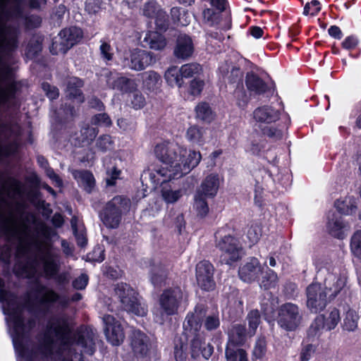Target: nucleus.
<instances>
[{"mask_svg":"<svg viewBox=\"0 0 361 361\" xmlns=\"http://www.w3.org/2000/svg\"><path fill=\"white\" fill-rule=\"evenodd\" d=\"M180 71L183 78H195L202 73V68L197 63H190L183 65Z\"/></svg>","mask_w":361,"mask_h":361,"instance_id":"nucleus-48","label":"nucleus"},{"mask_svg":"<svg viewBox=\"0 0 361 361\" xmlns=\"http://www.w3.org/2000/svg\"><path fill=\"white\" fill-rule=\"evenodd\" d=\"M253 118L256 125L260 128L262 134L269 138H274L279 133L276 128L264 125H269L279 120L281 111L269 105H263L256 108L253 113Z\"/></svg>","mask_w":361,"mask_h":361,"instance_id":"nucleus-11","label":"nucleus"},{"mask_svg":"<svg viewBox=\"0 0 361 361\" xmlns=\"http://www.w3.org/2000/svg\"><path fill=\"white\" fill-rule=\"evenodd\" d=\"M59 42H53L50 52L53 55L59 53L66 54L73 47L81 42L83 38V31L77 26H71L61 30L59 34Z\"/></svg>","mask_w":361,"mask_h":361,"instance_id":"nucleus-12","label":"nucleus"},{"mask_svg":"<svg viewBox=\"0 0 361 361\" xmlns=\"http://www.w3.org/2000/svg\"><path fill=\"white\" fill-rule=\"evenodd\" d=\"M99 133L97 127L91 126L89 123H85L80 128L79 133H75L73 138V144L76 147L89 146Z\"/></svg>","mask_w":361,"mask_h":361,"instance_id":"nucleus-28","label":"nucleus"},{"mask_svg":"<svg viewBox=\"0 0 361 361\" xmlns=\"http://www.w3.org/2000/svg\"><path fill=\"white\" fill-rule=\"evenodd\" d=\"M44 37L39 35H33L29 39L25 49V54L29 59H35L42 51Z\"/></svg>","mask_w":361,"mask_h":361,"instance_id":"nucleus-35","label":"nucleus"},{"mask_svg":"<svg viewBox=\"0 0 361 361\" xmlns=\"http://www.w3.org/2000/svg\"><path fill=\"white\" fill-rule=\"evenodd\" d=\"M143 48L154 51H163L167 45V39L164 32L157 30H148L141 42Z\"/></svg>","mask_w":361,"mask_h":361,"instance_id":"nucleus-26","label":"nucleus"},{"mask_svg":"<svg viewBox=\"0 0 361 361\" xmlns=\"http://www.w3.org/2000/svg\"><path fill=\"white\" fill-rule=\"evenodd\" d=\"M183 299V292L180 286L173 285L165 288L159 298L161 313L172 316L178 312Z\"/></svg>","mask_w":361,"mask_h":361,"instance_id":"nucleus-14","label":"nucleus"},{"mask_svg":"<svg viewBox=\"0 0 361 361\" xmlns=\"http://www.w3.org/2000/svg\"><path fill=\"white\" fill-rule=\"evenodd\" d=\"M340 321L341 317L339 310L337 308L334 307L329 313L328 317H325L324 324L326 331H331L334 329Z\"/></svg>","mask_w":361,"mask_h":361,"instance_id":"nucleus-52","label":"nucleus"},{"mask_svg":"<svg viewBox=\"0 0 361 361\" xmlns=\"http://www.w3.org/2000/svg\"><path fill=\"white\" fill-rule=\"evenodd\" d=\"M195 47L192 38L186 34H180L176 39L173 56L181 60H188L192 56Z\"/></svg>","mask_w":361,"mask_h":361,"instance_id":"nucleus-24","label":"nucleus"},{"mask_svg":"<svg viewBox=\"0 0 361 361\" xmlns=\"http://www.w3.org/2000/svg\"><path fill=\"white\" fill-rule=\"evenodd\" d=\"M165 80L171 87L178 86L180 87L183 84V78L180 68L176 66L167 69L164 75Z\"/></svg>","mask_w":361,"mask_h":361,"instance_id":"nucleus-43","label":"nucleus"},{"mask_svg":"<svg viewBox=\"0 0 361 361\" xmlns=\"http://www.w3.org/2000/svg\"><path fill=\"white\" fill-rule=\"evenodd\" d=\"M267 353V341L265 338H259L257 340L252 350V360L262 359Z\"/></svg>","mask_w":361,"mask_h":361,"instance_id":"nucleus-55","label":"nucleus"},{"mask_svg":"<svg viewBox=\"0 0 361 361\" xmlns=\"http://www.w3.org/2000/svg\"><path fill=\"white\" fill-rule=\"evenodd\" d=\"M114 146V141L110 135H102L96 140L95 147L102 153L113 151Z\"/></svg>","mask_w":361,"mask_h":361,"instance_id":"nucleus-46","label":"nucleus"},{"mask_svg":"<svg viewBox=\"0 0 361 361\" xmlns=\"http://www.w3.org/2000/svg\"><path fill=\"white\" fill-rule=\"evenodd\" d=\"M142 88L149 92L157 91L161 86V77L154 71H145L141 73Z\"/></svg>","mask_w":361,"mask_h":361,"instance_id":"nucleus-32","label":"nucleus"},{"mask_svg":"<svg viewBox=\"0 0 361 361\" xmlns=\"http://www.w3.org/2000/svg\"><path fill=\"white\" fill-rule=\"evenodd\" d=\"M173 356L176 361H187L188 345L187 339L183 336L174 340Z\"/></svg>","mask_w":361,"mask_h":361,"instance_id":"nucleus-41","label":"nucleus"},{"mask_svg":"<svg viewBox=\"0 0 361 361\" xmlns=\"http://www.w3.org/2000/svg\"><path fill=\"white\" fill-rule=\"evenodd\" d=\"M90 123L92 126H95L96 127L104 126L109 128L112 126V121L106 113H100L92 116Z\"/></svg>","mask_w":361,"mask_h":361,"instance_id":"nucleus-54","label":"nucleus"},{"mask_svg":"<svg viewBox=\"0 0 361 361\" xmlns=\"http://www.w3.org/2000/svg\"><path fill=\"white\" fill-rule=\"evenodd\" d=\"M33 287L30 293L36 301L33 305L29 300L26 302L27 310L35 317H44L51 312L56 303H59L63 307L68 305L67 299L61 296L52 288L42 284L38 278H36L33 282Z\"/></svg>","mask_w":361,"mask_h":361,"instance_id":"nucleus-5","label":"nucleus"},{"mask_svg":"<svg viewBox=\"0 0 361 361\" xmlns=\"http://www.w3.org/2000/svg\"><path fill=\"white\" fill-rule=\"evenodd\" d=\"M358 316L353 311L349 310L346 312L343 319V329L348 331H353L357 327Z\"/></svg>","mask_w":361,"mask_h":361,"instance_id":"nucleus-53","label":"nucleus"},{"mask_svg":"<svg viewBox=\"0 0 361 361\" xmlns=\"http://www.w3.org/2000/svg\"><path fill=\"white\" fill-rule=\"evenodd\" d=\"M278 281L276 273L269 268H267V271L264 274L260 283V287L264 290H269L274 288Z\"/></svg>","mask_w":361,"mask_h":361,"instance_id":"nucleus-50","label":"nucleus"},{"mask_svg":"<svg viewBox=\"0 0 361 361\" xmlns=\"http://www.w3.org/2000/svg\"><path fill=\"white\" fill-rule=\"evenodd\" d=\"M27 30L39 28L42 25V18L37 14L26 15L23 18Z\"/></svg>","mask_w":361,"mask_h":361,"instance_id":"nucleus-57","label":"nucleus"},{"mask_svg":"<svg viewBox=\"0 0 361 361\" xmlns=\"http://www.w3.org/2000/svg\"><path fill=\"white\" fill-rule=\"evenodd\" d=\"M84 85V81L79 78H74L69 80L67 84V97L72 100H76L78 103L82 104L85 102V96L81 90V87Z\"/></svg>","mask_w":361,"mask_h":361,"instance_id":"nucleus-33","label":"nucleus"},{"mask_svg":"<svg viewBox=\"0 0 361 361\" xmlns=\"http://www.w3.org/2000/svg\"><path fill=\"white\" fill-rule=\"evenodd\" d=\"M186 150L183 149L181 152V161L180 165L175 166V172L172 174V178H180L188 174L192 169L196 167L201 159L202 156L200 152L190 151L188 157H186Z\"/></svg>","mask_w":361,"mask_h":361,"instance_id":"nucleus-22","label":"nucleus"},{"mask_svg":"<svg viewBox=\"0 0 361 361\" xmlns=\"http://www.w3.org/2000/svg\"><path fill=\"white\" fill-rule=\"evenodd\" d=\"M156 62L155 55L153 52L140 49H133L130 55L129 68L140 71Z\"/></svg>","mask_w":361,"mask_h":361,"instance_id":"nucleus-23","label":"nucleus"},{"mask_svg":"<svg viewBox=\"0 0 361 361\" xmlns=\"http://www.w3.org/2000/svg\"><path fill=\"white\" fill-rule=\"evenodd\" d=\"M334 206L339 214L344 215L355 214L357 209L356 200L353 197H347L343 200H337Z\"/></svg>","mask_w":361,"mask_h":361,"instance_id":"nucleus-39","label":"nucleus"},{"mask_svg":"<svg viewBox=\"0 0 361 361\" xmlns=\"http://www.w3.org/2000/svg\"><path fill=\"white\" fill-rule=\"evenodd\" d=\"M204 82L203 80L195 78L189 85L188 92L192 96L200 95L204 88Z\"/></svg>","mask_w":361,"mask_h":361,"instance_id":"nucleus-63","label":"nucleus"},{"mask_svg":"<svg viewBox=\"0 0 361 361\" xmlns=\"http://www.w3.org/2000/svg\"><path fill=\"white\" fill-rule=\"evenodd\" d=\"M137 85L134 80L125 76H121L114 80L111 88L121 92L122 94L133 93L137 90Z\"/></svg>","mask_w":361,"mask_h":361,"instance_id":"nucleus-38","label":"nucleus"},{"mask_svg":"<svg viewBox=\"0 0 361 361\" xmlns=\"http://www.w3.org/2000/svg\"><path fill=\"white\" fill-rule=\"evenodd\" d=\"M196 117L207 123H210L213 120L212 110L207 102H202L199 103L195 107Z\"/></svg>","mask_w":361,"mask_h":361,"instance_id":"nucleus-47","label":"nucleus"},{"mask_svg":"<svg viewBox=\"0 0 361 361\" xmlns=\"http://www.w3.org/2000/svg\"><path fill=\"white\" fill-rule=\"evenodd\" d=\"M103 322L107 341L113 345H120L125 338V333L121 322L110 314H104Z\"/></svg>","mask_w":361,"mask_h":361,"instance_id":"nucleus-18","label":"nucleus"},{"mask_svg":"<svg viewBox=\"0 0 361 361\" xmlns=\"http://www.w3.org/2000/svg\"><path fill=\"white\" fill-rule=\"evenodd\" d=\"M350 249L353 255L361 259V231H355L351 237Z\"/></svg>","mask_w":361,"mask_h":361,"instance_id":"nucleus-58","label":"nucleus"},{"mask_svg":"<svg viewBox=\"0 0 361 361\" xmlns=\"http://www.w3.org/2000/svg\"><path fill=\"white\" fill-rule=\"evenodd\" d=\"M261 274H262V268L256 257H251L245 264L240 267L238 270L240 279L247 283L257 280Z\"/></svg>","mask_w":361,"mask_h":361,"instance_id":"nucleus-25","label":"nucleus"},{"mask_svg":"<svg viewBox=\"0 0 361 361\" xmlns=\"http://www.w3.org/2000/svg\"><path fill=\"white\" fill-rule=\"evenodd\" d=\"M307 307L312 313L323 311L328 303L327 293L319 283H312L306 288Z\"/></svg>","mask_w":361,"mask_h":361,"instance_id":"nucleus-17","label":"nucleus"},{"mask_svg":"<svg viewBox=\"0 0 361 361\" xmlns=\"http://www.w3.org/2000/svg\"><path fill=\"white\" fill-rule=\"evenodd\" d=\"M207 307L202 304H197L195 306L193 311H190L187 313L184 321L188 323V317H190L191 314L195 318L197 314L200 312L202 314V318L200 319L201 327L203 325L204 328L207 331H214L220 327L221 322L219 319V314L216 312L207 314Z\"/></svg>","mask_w":361,"mask_h":361,"instance_id":"nucleus-19","label":"nucleus"},{"mask_svg":"<svg viewBox=\"0 0 361 361\" xmlns=\"http://www.w3.org/2000/svg\"><path fill=\"white\" fill-rule=\"evenodd\" d=\"M105 259V249L103 245H96L93 250L87 254L86 262L101 263Z\"/></svg>","mask_w":361,"mask_h":361,"instance_id":"nucleus-49","label":"nucleus"},{"mask_svg":"<svg viewBox=\"0 0 361 361\" xmlns=\"http://www.w3.org/2000/svg\"><path fill=\"white\" fill-rule=\"evenodd\" d=\"M225 357L226 361H249L246 350L230 343H226L225 349Z\"/></svg>","mask_w":361,"mask_h":361,"instance_id":"nucleus-40","label":"nucleus"},{"mask_svg":"<svg viewBox=\"0 0 361 361\" xmlns=\"http://www.w3.org/2000/svg\"><path fill=\"white\" fill-rule=\"evenodd\" d=\"M4 312L8 315L12 324V338L13 346L22 356H25L27 361L35 353L33 350H29L24 343L25 340L30 337V331L35 327L36 321L33 318H29L25 322L23 316V307L17 302L16 305L9 308H4Z\"/></svg>","mask_w":361,"mask_h":361,"instance_id":"nucleus-4","label":"nucleus"},{"mask_svg":"<svg viewBox=\"0 0 361 361\" xmlns=\"http://www.w3.org/2000/svg\"><path fill=\"white\" fill-rule=\"evenodd\" d=\"M224 231L221 228L215 233L216 247L221 252V262L231 266L241 259L243 249L238 238L231 234L223 235Z\"/></svg>","mask_w":361,"mask_h":361,"instance_id":"nucleus-8","label":"nucleus"},{"mask_svg":"<svg viewBox=\"0 0 361 361\" xmlns=\"http://www.w3.org/2000/svg\"><path fill=\"white\" fill-rule=\"evenodd\" d=\"M209 197L202 196L201 194L195 193L194 196V208L197 215L201 218H204L209 213V208L207 200Z\"/></svg>","mask_w":361,"mask_h":361,"instance_id":"nucleus-45","label":"nucleus"},{"mask_svg":"<svg viewBox=\"0 0 361 361\" xmlns=\"http://www.w3.org/2000/svg\"><path fill=\"white\" fill-rule=\"evenodd\" d=\"M325 315L320 314L317 315L311 323L307 331V340L308 342H314L319 338L322 330L325 329Z\"/></svg>","mask_w":361,"mask_h":361,"instance_id":"nucleus-36","label":"nucleus"},{"mask_svg":"<svg viewBox=\"0 0 361 361\" xmlns=\"http://www.w3.org/2000/svg\"><path fill=\"white\" fill-rule=\"evenodd\" d=\"M260 313L257 310H251L247 316L250 331H252L253 334H255L260 323Z\"/></svg>","mask_w":361,"mask_h":361,"instance_id":"nucleus-60","label":"nucleus"},{"mask_svg":"<svg viewBox=\"0 0 361 361\" xmlns=\"http://www.w3.org/2000/svg\"><path fill=\"white\" fill-rule=\"evenodd\" d=\"M219 185V174L210 173L204 178L195 193L201 194L207 197L214 198L218 192Z\"/></svg>","mask_w":361,"mask_h":361,"instance_id":"nucleus-27","label":"nucleus"},{"mask_svg":"<svg viewBox=\"0 0 361 361\" xmlns=\"http://www.w3.org/2000/svg\"><path fill=\"white\" fill-rule=\"evenodd\" d=\"M41 87L45 93V95L51 101L56 99L59 97V89L56 86L51 85L48 82H43L41 85Z\"/></svg>","mask_w":361,"mask_h":361,"instance_id":"nucleus-62","label":"nucleus"},{"mask_svg":"<svg viewBox=\"0 0 361 361\" xmlns=\"http://www.w3.org/2000/svg\"><path fill=\"white\" fill-rule=\"evenodd\" d=\"M13 273L18 277H25L31 279L37 273L35 261L27 262L25 264L16 263L13 269Z\"/></svg>","mask_w":361,"mask_h":361,"instance_id":"nucleus-37","label":"nucleus"},{"mask_svg":"<svg viewBox=\"0 0 361 361\" xmlns=\"http://www.w3.org/2000/svg\"><path fill=\"white\" fill-rule=\"evenodd\" d=\"M153 18L155 19L154 24L156 30L165 32L169 27V15L166 11L161 10Z\"/></svg>","mask_w":361,"mask_h":361,"instance_id":"nucleus-51","label":"nucleus"},{"mask_svg":"<svg viewBox=\"0 0 361 361\" xmlns=\"http://www.w3.org/2000/svg\"><path fill=\"white\" fill-rule=\"evenodd\" d=\"M27 216L32 217V222L36 224V232L42 238L40 242H35V246L37 251L42 254L40 259L42 262V270L44 276L47 279H51L59 272L60 264L54 259L51 250L53 248L52 238L56 235V231L51 226H47L42 221L37 220L32 213Z\"/></svg>","mask_w":361,"mask_h":361,"instance_id":"nucleus-3","label":"nucleus"},{"mask_svg":"<svg viewBox=\"0 0 361 361\" xmlns=\"http://www.w3.org/2000/svg\"><path fill=\"white\" fill-rule=\"evenodd\" d=\"M23 0H0V52L3 57L13 55L18 47V30L6 22L23 18Z\"/></svg>","mask_w":361,"mask_h":361,"instance_id":"nucleus-2","label":"nucleus"},{"mask_svg":"<svg viewBox=\"0 0 361 361\" xmlns=\"http://www.w3.org/2000/svg\"><path fill=\"white\" fill-rule=\"evenodd\" d=\"M344 228L345 224L341 216L333 214L331 217H329L326 228L331 236L341 240L345 238Z\"/></svg>","mask_w":361,"mask_h":361,"instance_id":"nucleus-31","label":"nucleus"},{"mask_svg":"<svg viewBox=\"0 0 361 361\" xmlns=\"http://www.w3.org/2000/svg\"><path fill=\"white\" fill-rule=\"evenodd\" d=\"M188 12L180 7H173L171 9V16L174 24L187 25L188 22L186 19L182 20Z\"/></svg>","mask_w":361,"mask_h":361,"instance_id":"nucleus-59","label":"nucleus"},{"mask_svg":"<svg viewBox=\"0 0 361 361\" xmlns=\"http://www.w3.org/2000/svg\"><path fill=\"white\" fill-rule=\"evenodd\" d=\"M131 207L130 200L125 195H116L106 202L101 218L104 224L111 228H116L122 220V216L129 212Z\"/></svg>","mask_w":361,"mask_h":361,"instance_id":"nucleus-9","label":"nucleus"},{"mask_svg":"<svg viewBox=\"0 0 361 361\" xmlns=\"http://www.w3.org/2000/svg\"><path fill=\"white\" fill-rule=\"evenodd\" d=\"M74 178L78 183L79 186L88 194L94 190L96 180L93 173L89 170H76L73 173Z\"/></svg>","mask_w":361,"mask_h":361,"instance_id":"nucleus-30","label":"nucleus"},{"mask_svg":"<svg viewBox=\"0 0 361 361\" xmlns=\"http://www.w3.org/2000/svg\"><path fill=\"white\" fill-rule=\"evenodd\" d=\"M245 84L250 96L271 97L276 91L274 82H267L257 73L248 71L245 75Z\"/></svg>","mask_w":361,"mask_h":361,"instance_id":"nucleus-16","label":"nucleus"},{"mask_svg":"<svg viewBox=\"0 0 361 361\" xmlns=\"http://www.w3.org/2000/svg\"><path fill=\"white\" fill-rule=\"evenodd\" d=\"M214 271L213 264L207 260H202L197 264L196 279L197 284L202 290L209 291L215 288Z\"/></svg>","mask_w":361,"mask_h":361,"instance_id":"nucleus-20","label":"nucleus"},{"mask_svg":"<svg viewBox=\"0 0 361 361\" xmlns=\"http://www.w3.org/2000/svg\"><path fill=\"white\" fill-rule=\"evenodd\" d=\"M247 341L245 326L240 324H234L228 333V343L243 347Z\"/></svg>","mask_w":361,"mask_h":361,"instance_id":"nucleus-34","label":"nucleus"},{"mask_svg":"<svg viewBox=\"0 0 361 361\" xmlns=\"http://www.w3.org/2000/svg\"><path fill=\"white\" fill-rule=\"evenodd\" d=\"M204 133L205 130L202 127L194 125L188 128L185 137L190 142L201 146L204 143Z\"/></svg>","mask_w":361,"mask_h":361,"instance_id":"nucleus-42","label":"nucleus"},{"mask_svg":"<svg viewBox=\"0 0 361 361\" xmlns=\"http://www.w3.org/2000/svg\"><path fill=\"white\" fill-rule=\"evenodd\" d=\"M321 3L318 0H312L307 2L303 9V15L305 16H317L321 11Z\"/></svg>","mask_w":361,"mask_h":361,"instance_id":"nucleus-61","label":"nucleus"},{"mask_svg":"<svg viewBox=\"0 0 361 361\" xmlns=\"http://www.w3.org/2000/svg\"><path fill=\"white\" fill-rule=\"evenodd\" d=\"M302 319V314L296 304L285 302L279 306L277 323L281 329L287 331H295L300 325Z\"/></svg>","mask_w":361,"mask_h":361,"instance_id":"nucleus-13","label":"nucleus"},{"mask_svg":"<svg viewBox=\"0 0 361 361\" xmlns=\"http://www.w3.org/2000/svg\"><path fill=\"white\" fill-rule=\"evenodd\" d=\"M181 152L183 149L178 145L171 143L157 144L154 148V153L157 158L162 163L165 164L166 167H161L151 173H154L157 177L172 178V174L175 172V166L180 165L181 161Z\"/></svg>","mask_w":361,"mask_h":361,"instance_id":"nucleus-7","label":"nucleus"},{"mask_svg":"<svg viewBox=\"0 0 361 361\" xmlns=\"http://www.w3.org/2000/svg\"><path fill=\"white\" fill-rule=\"evenodd\" d=\"M262 229L257 224H252L247 233V236L252 244H255L260 238Z\"/></svg>","mask_w":361,"mask_h":361,"instance_id":"nucleus-64","label":"nucleus"},{"mask_svg":"<svg viewBox=\"0 0 361 361\" xmlns=\"http://www.w3.org/2000/svg\"><path fill=\"white\" fill-rule=\"evenodd\" d=\"M161 10L155 0H149L144 4L142 13L145 16L153 18Z\"/></svg>","mask_w":361,"mask_h":361,"instance_id":"nucleus-56","label":"nucleus"},{"mask_svg":"<svg viewBox=\"0 0 361 361\" xmlns=\"http://www.w3.org/2000/svg\"><path fill=\"white\" fill-rule=\"evenodd\" d=\"M201 318L202 314L200 312L195 318L191 314L188 323L183 322L182 336L190 345V353L193 360L200 356L208 360L214 353L213 345L209 343H206L204 332L201 331Z\"/></svg>","mask_w":361,"mask_h":361,"instance_id":"nucleus-6","label":"nucleus"},{"mask_svg":"<svg viewBox=\"0 0 361 361\" xmlns=\"http://www.w3.org/2000/svg\"><path fill=\"white\" fill-rule=\"evenodd\" d=\"M130 345L137 361H152L157 352V345L147 334L140 329L132 331Z\"/></svg>","mask_w":361,"mask_h":361,"instance_id":"nucleus-10","label":"nucleus"},{"mask_svg":"<svg viewBox=\"0 0 361 361\" xmlns=\"http://www.w3.org/2000/svg\"><path fill=\"white\" fill-rule=\"evenodd\" d=\"M5 281L0 277V302L6 304L4 308H9L11 306L16 305L18 302V295L16 293L6 290Z\"/></svg>","mask_w":361,"mask_h":361,"instance_id":"nucleus-44","label":"nucleus"},{"mask_svg":"<svg viewBox=\"0 0 361 361\" xmlns=\"http://www.w3.org/2000/svg\"><path fill=\"white\" fill-rule=\"evenodd\" d=\"M149 179L153 184V188L161 187V193L166 203L173 204L177 202L183 195L181 190H172L170 181L173 178L157 177L154 173H149Z\"/></svg>","mask_w":361,"mask_h":361,"instance_id":"nucleus-21","label":"nucleus"},{"mask_svg":"<svg viewBox=\"0 0 361 361\" xmlns=\"http://www.w3.org/2000/svg\"><path fill=\"white\" fill-rule=\"evenodd\" d=\"M47 330L56 338L59 345L54 351V341L46 334L44 342L38 347L39 353L45 356L61 358L64 357V353L69 351L74 345L80 346L84 353L89 355H92L96 351L92 334L81 331L73 332V326L66 316L51 317L47 322Z\"/></svg>","mask_w":361,"mask_h":361,"instance_id":"nucleus-1","label":"nucleus"},{"mask_svg":"<svg viewBox=\"0 0 361 361\" xmlns=\"http://www.w3.org/2000/svg\"><path fill=\"white\" fill-rule=\"evenodd\" d=\"M116 294L120 298L123 309L137 316H144L145 309L137 298L138 293L136 292L130 285L126 283L118 284L115 288Z\"/></svg>","mask_w":361,"mask_h":361,"instance_id":"nucleus-15","label":"nucleus"},{"mask_svg":"<svg viewBox=\"0 0 361 361\" xmlns=\"http://www.w3.org/2000/svg\"><path fill=\"white\" fill-rule=\"evenodd\" d=\"M169 271L161 263H150L149 280L156 287H161L165 284L168 279Z\"/></svg>","mask_w":361,"mask_h":361,"instance_id":"nucleus-29","label":"nucleus"}]
</instances>
